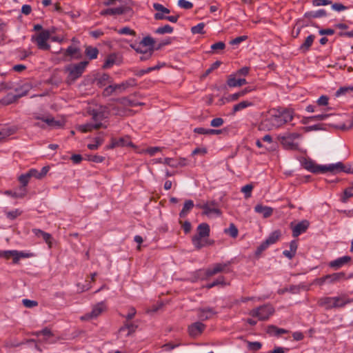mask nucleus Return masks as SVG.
<instances>
[{
  "instance_id": "nucleus-15",
  "label": "nucleus",
  "mask_w": 353,
  "mask_h": 353,
  "mask_svg": "<svg viewBox=\"0 0 353 353\" xmlns=\"http://www.w3.org/2000/svg\"><path fill=\"white\" fill-rule=\"evenodd\" d=\"M205 327V325L200 321L195 322L188 327L189 334L192 337H196L204 331Z\"/></svg>"
},
{
  "instance_id": "nucleus-32",
  "label": "nucleus",
  "mask_w": 353,
  "mask_h": 353,
  "mask_svg": "<svg viewBox=\"0 0 353 353\" xmlns=\"http://www.w3.org/2000/svg\"><path fill=\"white\" fill-rule=\"evenodd\" d=\"M305 18H319L326 16V11L323 9L319 10L317 11H310L305 14Z\"/></svg>"
},
{
  "instance_id": "nucleus-39",
  "label": "nucleus",
  "mask_w": 353,
  "mask_h": 353,
  "mask_svg": "<svg viewBox=\"0 0 353 353\" xmlns=\"http://www.w3.org/2000/svg\"><path fill=\"white\" fill-rule=\"evenodd\" d=\"M118 101L123 106L135 107V106L141 105L143 104V103L136 102V101L130 100L126 97H123L122 99H118Z\"/></svg>"
},
{
  "instance_id": "nucleus-49",
  "label": "nucleus",
  "mask_w": 353,
  "mask_h": 353,
  "mask_svg": "<svg viewBox=\"0 0 353 353\" xmlns=\"http://www.w3.org/2000/svg\"><path fill=\"white\" fill-rule=\"evenodd\" d=\"M17 254V250L0 251V257H3L6 259H9L11 257L14 259Z\"/></svg>"
},
{
  "instance_id": "nucleus-59",
  "label": "nucleus",
  "mask_w": 353,
  "mask_h": 353,
  "mask_svg": "<svg viewBox=\"0 0 353 353\" xmlns=\"http://www.w3.org/2000/svg\"><path fill=\"white\" fill-rule=\"evenodd\" d=\"M125 90L129 88H132L137 85V81L134 78H130L125 81H123Z\"/></svg>"
},
{
  "instance_id": "nucleus-44",
  "label": "nucleus",
  "mask_w": 353,
  "mask_h": 353,
  "mask_svg": "<svg viewBox=\"0 0 353 353\" xmlns=\"http://www.w3.org/2000/svg\"><path fill=\"white\" fill-rule=\"evenodd\" d=\"M172 32H173V28L168 24L165 25L164 26H162V27H159L154 31V32L156 34H166V33L170 34Z\"/></svg>"
},
{
  "instance_id": "nucleus-55",
  "label": "nucleus",
  "mask_w": 353,
  "mask_h": 353,
  "mask_svg": "<svg viewBox=\"0 0 353 353\" xmlns=\"http://www.w3.org/2000/svg\"><path fill=\"white\" fill-rule=\"evenodd\" d=\"M262 347V344L260 342H248V347L250 350L257 351L260 350Z\"/></svg>"
},
{
  "instance_id": "nucleus-28",
  "label": "nucleus",
  "mask_w": 353,
  "mask_h": 353,
  "mask_svg": "<svg viewBox=\"0 0 353 353\" xmlns=\"http://www.w3.org/2000/svg\"><path fill=\"white\" fill-rule=\"evenodd\" d=\"M228 85L230 87H237L241 86L247 83L245 79H236L232 75L228 79L227 81Z\"/></svg>"
},
{
  "instance_id": "nucleus-23",
  "label": "nucleus",
  "mask_w": 353,
  "mask_h": 353,
  "mask_svg": "<svg viewBox=\"0 0 353 353\" xmlns=\"http://www.w3.org/2000/svg\"><path fill=\"white\" fill-rule=\"evenodd\" d=\"M96 83L99 87L105 86L108 83H112V79L108 74H103L96 78Z\"/></svg>"
},
{
  "instance_id": "nucleus-63",
  "label": "nucleus",
  "mask_w": 353,
  "mask_h": 353,
  "mask_svg": "<svg viewBox=\"0 0 353 353\" xmlns=\"http://www.w3.org/2000/svg\"><path fill=\"white\" fill-rule=\"evenodd\" d=\"M118 32L121 34H130L134 36L136 32L128 27H124L120 29Z\"/></svg>"
},
{
  "instance_id": "nucleus-10",
  "label": "nucleus",
  "mask_w": 353,
  "mask_h": 353,
  "mask_svg": "<svg viewBox=\"0 0 353 353\" xmlns=\"http://www.w3.org/2000/svg\"><path fill=\"white\" fill-rule=\"evenodd\" d=\"M106 309L104 302H100L94 305L90 312L87 313L81 317L82 320H88L99 316Z\"/></svg>"
},
{
  "instance_id": "nucleus-20",
  "label": "nucleus",
  "mask_w": 353,
  "mask_h": 353,
  "mask_svg": "<svg viewBox=\"0 0 353 353\" xmlns=\"http://www.w3.org/2000/svg\"><path fill=\"white\" fill-rule=\"evenodd\" d=\"M351 259H352L350 256H344L330 262L329 266L330 268L337 270L343 266L344 265L347 264V263H349L351 261Z\"/></svg>"
},
{
  "instance_id": "nucleus-19",
  "label": "nucleus",
  "mask_w": 353,
  "mask_h": 353,
  "mask_svg": "<svg viewBox=\"0 0 353 353\" xmlns=\"http://www.w3.org/2000/svg\"><path fill=\"white\" fill-rule=\"evenodd\" d=\"M64 57H70L71 58H74L76 59H79L82 57V54L81 52V49L78 47H74L72 46H70L65 51H64Z\"/></svg>"
},
{
  "instance_id": "nucleus-17",
  "label": "nucleus",
  "mask_w": 353,
  "mask_h": 353,
  "mask_svg": "<svg viewBox=\"0 0 353 353\" xmlns=\"http://www.w3.org/2000/svg\"><path fill=\"white\" fill-rule=\"evenodd\" d=\"M281 143L287 150H296L299 149V143H295L294 141L287 135L279 137Z\"/></svg>"
},
{
  "instance_id": "nucleus-34",
  "label": "nucleus",
  "mask_w": 353,
  "mask_h": 353,
  "mask_svg": "<svg viewBox=\"0 0 353 353\" xmlns=\"http://www.w3.org/2000/svg\"><path fill=\"white\" fill-rule=\"evenodd\" d=\"M14 130L12 128L3 126L0 128V141L6 139V137L13 134Z\"/></svg>"
},
{
  "instance_id": "nucleus-45",
  "label": "nucleus",
  "mask_w": 353,
  "mask_h": 353,
  "mask_svg": "<svg viewBox=\"0 0 353 353\" xmlns=\"http://www.w3.org/2000/svg\"><path fill=\"white\" fill-rule=\"evenodd\" d=\"M130 46L134 49L137 53L139 54H143L146 52L148 50H150V48H148L147 47L141 46V45L134 43L130 45Z\"/></svg>"
},
{
  "instance_id": "nucleus-35",
  "label": "nucleus",
  "mask_w": 353,
  "mask_h": 353,
  "mask_svg": "<svg viewBox=\"0 0 353 353\" xmlns=\"http://www.w3.org/2000/svg\"><path fill=\"white\" fill-rule=\"evenodd\" d=\"M37 119H41L42 121L46 122L49 126L52 127L61 128L63 125V123L62 121H57L53 117L46 119L38 117Z\"/></svg>"
},
{
  "instance_id": "nucleus-5",
  "label": "nucleus",
  "mask_w": 353,
  "mask_h": 353,
  "mask_svg": "<svg viewBox=\"0 0 353 353\" xmlns=\"http://www.w3.org/2000/svg\"><path fill=\"white\" fill-rule=\"evenodd\" d=\"M88 61H81L78 63L69 64L65 68V71L68 73V81H74L84 72Z\"/></svg>"
},
{
  "instance_id": "nucleus-56",
  "label": "nucleus",
  "mask_w": 353,
  "mask_h": 353,
  "mask_svg": "<svg viewBox=\"0 0 353 353\" xmlns=\"http://www.w3.org/2000/svg\"><path fill=\"white\" fill-rule=\"evenodd\" d=\"M31 256L32 254L17 251V254L15 255V257L13 259V263H17L21 258H28Z\"/></svg>"
},
{
  "instance_id": "nucleus-33",
  "label": "nucleus",
  "mask_w": 353,
  "mask_h": 353,
  "mask_svg": "<svg viewBox=\"0 0 353 353\" xmlns=\"http://www.w3.org/2000/svg\"><path fill=\"white\" fill-rule=\"evenodd\" d=\"M138 325L132 323L125 322L122 327H120L119 332H123L125 330H128L127 336H130L131 334L135 332Z\"/></svg>"
},
{
  "instance_id": "nucleus-21",
  "label": "nucleus",
  "mask_w": 353,
  "mask_h": 353,
  "mask_svg": "<svg viewBox=\"0 0 353 353\" xmlns=\"http://www.w3.org/2000/svg\"><path fill=\"white\" fill-rule=\"evenodd\" d=\"M254 210L256 213L261 214L263 217L265 219L271 216L273 213L272 208L265 206L262 204H257L254 207Z\"/></svg>"
},
{
  "instance_id": "nucleus-43",
  "label": "nucleus",
  "mask_w": 353,
  "mask_h": 353,
  "mask_svg": "<svg viewBox=\"0 0 353 353\" xmlns=\"http://www.w3.org/2000/svg\"><path fill=\"white\" fill-rule=\"evenodd\" d=\"M352 196H353V186L348 187L344 190L343 195L341 200L343 203H346Z\"/></svg>"
},
{
  "instance_id": "nucleus-9",
  "label": "nucleus",
  "mask_w": 353,
  "mask_h": 353,
  "mask_svg": "<svg viewBox=\"0 0 353 353\" xmlns=\"http://www.w3.org/2000/svg\"><path fill=\"white\" fill-rule=\"evenodd\" d=\"M197 317L200 321H206L212 319L217 314V312L213 307H199L196 310Z\"/></svg>"
},
{
  "instance_id": "nucleus-13",
  "label": "nucleus",
  "mask_w": 353,
  "mask_h": 353,
  "mask_svg": "<svg viewBox=\"0 0 353 353\" xmlns=\"http://www.w3.org/2000/svg\"><path fill=\"white\" fill-rule=\"evenodd\" d=\"M309 225L310 223L307 220H303L294 226H292V223H291L292 236L294 237H298L300 234L305 232L307 230Z\"/></svg>"
},
{
  "instance_id": "nucleus-54",
  "label": "nucleus",
  "mask_w": 353,
  "mask_h": 353,
  "mask_svg": "<svg viewBox=\"0 0 353 353\" xmlns=\"http://www.w3.org/2000/svg\"><path fill=\"white\" fill-rule=\"evenodd\" d=\"M112 110L114 114L119 115V116H125L126 115L127 110L123 108L120 107L119 105H115L112 107Z\"/></svg>"
},
{
  "instance_id": "nucleus-38",
  "label": "nucleus",
  "mask_w": 353,
  "mask_h": 353,
  "mask_svg": "<svg viewBox=\"0 0 353 353\" xmlns=\"http://www.w3.org/2000/svg\"><path fill=\"white\" fill-rule=\"evenodd\" d=\"M90 115L92 116V119L97 123H101V121L105 119L104 112L102 111L97 110H92L90 112Z\"/></svg>"
},
{
  "instance_id": "nucleus-11",
  "label": "nucleus",
  "mask_w": 353,
  "mask_h": 353,
  "mask_svg": "<svg viewBox=\"0 0 353 353\" xmlns=\"http://www.w3.org/2000/svg\"><path fill=\"white\" fill-rule=\"evenodd\" d=\"M230 265V261L225 263H216L212 268H209L206 270V276H212L221 272H228V266Z\"/></svg>"
},
{
  "instance_id": "nucleus-47",
  "label": "nucleus",
  "mask_w": 353,
  "mask_h": 353,
  "mask_svg": "<svg viewBox=\"0 0 353 353\" xmlns=\"http://www.w3.org/2000/svg\"><path fill=\"white\" fill-rule=\"evenodd\" d=\"M7 25L6 23L0 21V43L4 41L6 39Z\"/></svg>"
},
{
  "instance_id": "nucleus-12",
  "label": "nucleus",
  "mask_w": 353,
  "mask_h": 353,
  "mask_svg": "<svg viewBox=\"0 0 353 353\" xmlns=\"http://www.w3.org/2000/svg\"><path fill=\"white\" fill-rule=\"evenodd\" d=\"M353 277V274H350L348 276H346L343 272L333 273L327 274V283L333 284L342 281L347 280Z\"/></svg>"
},
{
  "instance_id": "nucleus-6",
  "label": "nucleus",
  "mask_w": 353,
  "mask_h": 353,
  "mask_svg": "<svg viewBox=\"0 0 353 353\" xmlns=\"http://www.w3.org/2000/svg\"><path fill=\"white\" fill-rule=\"evenodd\" d=\"M274 312V309L270 304H264L249 312V315L256 317L259 321H266Z\"/></svg>"
},
{
  "instance_id": "nucleus-14",
  "label": "nucleus",
  "mask_w": 353,
  "mask_h": 353,
  "mask_svg": "<svg viewBox=\"0 0 353 353\" xmlns=\"http://www.w3.org/2000/svg\"><path fill=\"white\" fill-rule=\"evenodd\" d=\"M125 90H126L124 87L123 82L119 84H111L107 86L103 90V94L105 97H109L114 92L120 94L124 92Z\"/></svg>"
},
{
  "instance_id": "nucleus-27",
  "label": "nucleus",
  "mask_w": 353,
  "mask_h": 353,
  "mask_svg": "<svg viewBox=\"0 0 353 353\" xmlns=\"http://www.w3.org/2000/svg\"><path fill=\"white\" fill-rule=\"evenodd\" d=\"M132 145V142L130 141L128 137L119 138L118 140H112L110 145L111 148L117 146Z\"/></svg>"
},
{
  "instance_id": "nucleus-29",
  "label": "nucleus",
  "mask_w": 353,
  "mask_h": 353,
  "mask_svg": "<svg viewBox=\"0 0 353 353\" xmlns=\"http://www.w3.org/2000/svg\"><path fill=\"white\" fill-rule=\"evenodd\" d=\"M331 165H339L334 170L329 171V172L332 174H336L340 172L353 173V170H352L350 167L347 168L342 162H337L336 163H332Z\"/></svg>"
},
{
  "instance_id": "nucleus-50",
  "label": "nucleus",
  "mask_w": 353,
  "mask_h": 353,
  "mask_svg": "<svg viewBox=\"0 0 353 353\" xmlns=\"http://www.w3.org/2000/svg\"><path fill=\"white\" fill-rule=\"evenodd\" d=\"M205 27L204 23H199L196 26H194L192 27L191 32L192 34H204L205 32L203 31V28Z\"/></svg>"
},
{
  "instance_id": "nucleus-40",
  "label": "nucleus",
  "mask_w": 353,
  "mask_h": 353,
  "mask_svg": "<svg viewBox=\"0 0 353 353\" xmlns=\"http://www.w3.org/2000/svg\"><path fill=\"white\" fill-rule=\"evenodd\" d=\"M251 90V89L246 88L238 92L230 94L228 97V99L232 101H236L239 97H243L245 94L250 92Z\"/></svg>"
},
{
  "instance_id": "nucleus-18",
  "label": "nucleus",
  "mask_w": 353,
  "mask_h": 353,
  "mask_svg": "<svg viewBox=\"0 0 353 353\" xmlns=\"http://www.w3.org/2000/svg\"><path fill=\"white\" fill-rule=\"evenodd\" d=\"M32 233L37 237H41L45 241V242L48 244V248H51L52 245V235L49 233H47L40 229L34 228L32 230Z\"/></svg>"
},
{
  "instance_id": "nucleus-24",
  "label": "nucleus",
  "mask_w": 353,
  "mask_h": 353,
  "mask_svg": "<svg viewBox=\"0 0 353 353\" xmlns=\"http://www.w3.org/2000/svg\"><path fill=\"white\" fill-rule=\"evenodd\" d=\"M103 127V124L101 123H86L84 125H81L78 127V130L81 132L85 133L88 132L92 131L93 129H99Z\"/></svg>"
},
{
  "instance_id": "nucleus-22",
  "label": "nucleus",
  "mask_w": 353,
  "mask_h": 353,
  "mask_svg": "<svg viewBox=\"0 0 353 353\" xmlns=\"http://www.w3.org/2000/svg\"><path fill=\"white\" fill-rule=\"evenodd\" d=\"M194 206V205L192 200H186L183 204L182 210L179 212L180 219L185 218Z\"/></svg>"
},
{
  "instance_id": "nucleus-26",
  "label": "nucleus",
  "mask_w": 353,
  "mask_h": 353,
  "mask_svg": "<svg viewBox=\"0 0 353 353\" xmlns=\"http://www.w3.org/2000/svg\"><path fill=\"white\" fill-rule=\"evenodd\" d=\"M315 39V36L313 34L309 35L305 40V41L302 43V45L299 47V50L302 52H307L310 47L312 46Z\"/></svg>"
},
{
  "instance_id": "nucleus-64",
  "label": "nucleus",
  "mask_w": 353,
  "mask_h": 353,
  "mask_svg": "<svg viewBox=\"0 0 353 353\" xmlns=\"http://www.w3.org/2000/svg\"><path fill=\"white\" fill-rule=\"evenodd\" d=\"M270 245L266 241H264L256 249V254H260L261 252H263L265 250H266Z\"/></svg>"
},
{
  "instance_id": "nucleus-41",
  "label": "nucleus",
  "mask_w": 353,
  "mask_h": 353,
  "mask_svg": "<svg viewBox=\"0 0 353 353\" xmlns=\"http://www.w3.org/2000/svg\"><path fill=\"white\" fill-rule=\"evenodd\" d=\"M281 236V232L279 230H275L272 232L269 236L265 239V241L270 245L272 244L275 243Z\"/></svg>"
},
{
  "instance_id": "nucleus-51",
  "label": "nucleus",
  "mask_w": 353,
  "mask_h": 353,
  "mask_svg": "<svg viewBox=\"0 0 353 353\" xmlns=\"http://www.w3.org/2000/svg\"><path fill=\"white\" fill-rule=\"evenodd\" d=\"M353 92V86L352 87H341L335 93V96L339 97L342 95H345L347 92Z\"/></svg>"
},
{
  "instance_id": "nucleus-30",
  "label": "nucleus",
  "mask_w": 353,
  "mask_h": 353,
  "mask_svg": "<svg viewBox=\"0 0 353 353\" xmlns=\"http://www.w3.org/2000/svg\"><path fill=\"white\" fill-rule=\"evenodd\" d=\"M85 54L90 59H94L97 58L99 50L96 47L88 46H85Z\"/></svg>"
},
{
  "instance_id": "nucleus-62",
  "label": "nucleus",
  "mask_w": 353,
  "mask_h": 353,
  "mask_svg": "<svg viewBox=\"0 0 353 353\" xmlns=\"http://www.w3.org/2000/svg\"><path fill=\"white\" fill-rule=\"evenodd\" d=\"M154 52V49H150V50H148L146 52L141 54V56L140 57V61H144L150 59L152 57Z\"/></svg>"
},
{
  "instance_id": "nucleus-2",
  "label": "nucleus",
  "mask_w": 353,
  "mask_h": 353,
  "mask_svg": "<svg viewBox=\"0 0 353 353\" xmlns=\"http://www.w3.org/2000/svg\"><path fill=\"white\" fill-rule=\"evenodd\" d=\"M352 301L353 300L345 299L344 296H324L318 300L317 304L325 310H330L334 308L343 307L345 305Z\"/></svg>"
},
{
  "instance_id": "nucleus-37",
  "label": "nucleus",
  "mask_w": 353,
  "mask_h": 353,
  "mask_svg": "<svg viewBox=\"0 0 353 353\" xmlns=\"http://www.w3.org/2000/svg\"><path fill=\"white\" fill-rule=\"evenodd\" d=\"M117 55L115 54H109L103 65V68L107 69L111 68L116 63Z\"/></svg>"
},
{
  "instance_id": "nucleus-4",
  "label": "nucleus",
  "mask_w": 353,
  "mask_h": 353,
  "mask_svg": "<svg viewBox=\"0 0 353 353\" xmlns=\"http://www.w3.org/2000/svg\"><path fill=\"white\" fill-rule=\"evenodd\" d=\"M196 230L197 234L192 236V243L196 250H200L205 246L202 239L210 236V229L208 223H202L198 225Z\"/></svg>"
},
{
  "instance_id": "nucleus-25",
  "label": "nucleus",
  "mask_w": 353,
  "mask_h": 353,
  "mask_svg": "<svg viewBox=\"0 0 353 353\" xmlns=\"http://www.w3.org/2000/svg\"><path fill=\"white\" fill-rule=\"evenodd\" d=\"M28 94V90H24L21 93L17 94L15 95L8 94L6 98L3 99V103L6 105H9L16 101L19 98L25 96Z\"/></svg>"
},
{
  "instance_id": "nucleus-52",
  "label": "nucleus",
  "mask_w": 353,
  "mask_h": 353,
  "mask_svg": "<svg viewBox=\"0 0 353 353\" xmlns=\"http://www.w3.org/2000/svg\"><path fill=\"white\" fill-rule=\"evenodd\" d=\"M179 224L181 225L184 232L185 234L189 233L192 230V225L190 221H183L182 220L179 221Z\"/></svg>"
},
{
  "instance_id": "nucleus-16",
  "label": "nucleus",
  "mask_w": 353,
  "mask_h": 353,
  "mask_svg": "<svg viewBox=\"0 0 353 353\" xmlns=\"http://www.w3.org/2000/svg\"><path fill=\"white\" fill-rule=\"evenodd\" d=\"M130 8L127 6H120L114 8H108L101 11V15H121L127 13Z\"/></svg>"
},
{
  "instance_id": "nucleus-3",
  "label": "nucleus",
  "mask_w": 353,
  "mask_h": 353,
  "mask_svg": "<svg viewBox=\"0 0 353 353\" xmlns=\"http://www.w3.org/2000/svg\"><path fill=\"white\" fill-rule=\"evenodd\" d=\"M301 165L307 170L314 174L325 173L329 171H333L339 165H321L316 164L310 159L303 158L301 161Z\"/></svg>"
},
{
  "instance_id": "nucleus-42",
  "label": "nucleus",
  "mask_w": 353,
  "mask_h": 353,
  "mask_svg": "<svg viewBox=\"0 0 353 353\" xmlns=\"http://www.w3.org/2000/svg\"><path fill=\"white\" fill-rule=\"evenodd\" d=\"M224 232L232 238H236L239 234V230L234 223H230L228 228L224 230Z\"/></svg>"
},
{
  "instance_id": "nucleus-61",
  "label": "nucleus",
  "mask_w": 353,
  "mask_h": 353,
  "mask_svg": "<svg viewBox=\"0 0 353 353\" xmlns=\"http://www.w3.org/2000/svg\"><path fill=\"white\" fill-rule=\"evenodd\" d=\"M224 123V121L222 118L218 117L213 119L210 122V125L212 127L218 128L221 126Z\"/></svg>"
},
{
  "instance_id": "nucleus-53",
  "label": "nucleus",
  "mask_w": 353,
  "mask_h": 353,
  "mask_svg": "<svg viewBox=\"0 0 353 353\" xmlns=\"http://www.w3.org/2000/svg\"><path fill=\"white\" fill-rule=\"evenodd\" d=\"M301 288L305 289L306 290H308L304 285H292L288 288V290H289V292H290L292 294H298L300 292V290Z\"/></svg>"
},
{
  "instance_id": "nucleus-31",
  "label": "nucleus",
  "mask_w": 353,
  "mask_h": 353,
  "mask_svg": "<svg viewBox=\"0 0 353 353\" xmlns=\"http://www.w3.org/2000/svg\"><path fill=\"white\" fill-rule=\"evenodd\" d=\"M138 43L141 45V46L147 47L148 48H150V49H154V50H155V48H154L155 41L152 37H151L150 36L145 37Z\"/></svg>"
},
{
  "instance_id": "nucleus-48",
  "label": "nucleus",
  "mask_w": 353,
  "mask_h": 353,
  "mask_svg": "<svg viewBox=\"0 0 353 353\" xmlns=\"http://www.w3.org/2000/svg\"><path fill=\"white\" fill-rule=\"evenodd\" d=\"M254 188V186L252 184H247L241 188V191L245 194V197L246 199H248L251 196L252 191Z\"/></svg>"
},
{
  "instance_id": "nucleus-60",
  "label": "nucleus",
  "mask_w": 353,
  "mask_h": 353,
  "mask_svg": "<svg viewBox=\"0 0 353 353\" xmlns=\"http://www.w3.org/2000/svg\"><path fill=\"white\" fill-rule=\"evenodd\" d=\"M36 335L37 336L43 335L48 338L53 336V334L52 333L51 330L48 327H45L42 330L37 332L36 333Z\"/></svg>"
},
{
  "instance_id": "nucleus-8",
  "label": "nucleus",
  "mask_w": 353,
  "mask_h": 353,
  "mask_svg": "<svg viewBox=\"0 0 353 353\" xmlns=\"http://www.w3.org/2000/svg\"><path fill=\"white\" fill-rule=\"evenodd\" d=\"M50 37V32L49 30H42L37 34L32 35L31 41L36 43L39 49L42 50H48L50 48V46L47 43L48 40Z\"/></svg>"
},
{
  "instance_id": "nucleus-58",
  "label": "nucleus",
  "mask_w": 353,
  "mask_h": 353,
  "mask_svg": "<svg viewBox=\"0 0 353 353\" xmlns=\"http://www.w3.org/2000/svg\"><path fill=\"white\" fill-rule=\"evenodd\" d=\"M22 303L23 305L28 308H32L33 307L37 306L38 303L36 301L29 300L27 299H24L22 300Z\"/></svg>"
},
{
  "instance_id": "nucleus-57",
  "label": "nucleus",
  "mask_w": 353,
  "mask_h": 353,
  "mask_svg": "<svg viewBox=\"0 0 353 353\" xmlns=\"http://www.w3.org/2000/svg\"><path fill=\"white\" fill-rule=\"evenodd\" d=\"M178 5L182 8L190 10L193 8V4L186 0H179Z\"/></svg>"
},
{
  "instance_id": "nucleus-46",
  "label": "nucleus",
  "mask_w": 353,
  "mask_h": 353,
  "mask_svg": "<svg viewBox=\"0 0 353 353\" xmlns=\"http://www.w3.org/2000/svg\"><path fill=\"white\" fill-rule=\"evenodd\" d=\"M30 178V176H29L28 172L24 174H21L19 177V181L22 184V187L21 188V190L22 191H24L25 192H26L25 187L28 183Z\"/></svg>"
},
{
  "instance_id": "nucleus-7",
  "label": "nucleus",
  "mask_w": 353,
  "mask_h": 353,
  "mask_svg": "<svg viewBox=\"0 0 353 353\" xmlns=\"http://www.w3.org/2000/svg\"><path fill=\"white\" fill-rule=\"evenodd\" d=\"M196 207L202 209V214L208 217H211L212 215L219 216L222 214L218 202L214 200L208 201L204 204H197Z\"/></svg>"
},
{
  "instance_id": "nucleus-36",
  "label": "nucleus",
  "mask_w": 353,
  "mask_h": 353,
  "mask_svg": "<svg viewBox=\"0 0 353 353\" xmlns=\"http://www.w3.org/2000/svg\"><path fill=\"white\" fill-rule=\"evenodd\" d=\"M253 103L248 101H243L233 106V114L243 110L248 107L252 106Z\"/></svg>"
},
{
  "instance_id": "nucleus-1",
  "label": "nucleus",
  "mask_w": 353,
  "mask_h": 353,
  "mask_svg": "<svg viewBox=\"0 0 353 353\" xmlns=\"http://www.w3.org/2000/svg\"><path fill=\"white\" fill-rule=\"evenodd\" d=\"M293 111L290 110L273 109L270 112V117L264 119L260 124L259 128H268L269 130L279 128L293 119Z\"/></svg>"
}]
</instances>
